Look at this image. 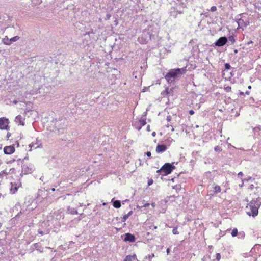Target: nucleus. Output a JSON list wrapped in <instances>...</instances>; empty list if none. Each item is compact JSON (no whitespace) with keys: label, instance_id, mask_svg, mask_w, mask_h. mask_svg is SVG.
Masks as SVG:
<instances>
[{"label":"nucleus","instance_id":"1a4fd4ad","mask_svg":"<svg viewBox=\"0 0 261 261\" xmlns=\"http://www.w3.org/2000/svg\"><path fill=\"white\" fill-rule=\"evenodd\" d=\"M24 119L21 115H18L16 116L15 120L17 124H18L19 125L22 126L24 125Z\"/></svg>","mask_w":261,"mask_h":261},{"label":"nucleus","instance_id":"aec40b11","mask_svg":"<svg viewBox=\"0 0 261 261\" xmlns=\"http://www.w3.org/2000/svg\"><path fill=\"white\" fill-rule=\"evenodd\" d=\"M139 122L141 126H144L146 124V121L145 119H141L139 121Z\"/></svg>","mask_w":261,"mask_h":261},{"label":"nucleus","instance_id":"2eb2a0df","mask_svg":"<svg viewBox=\"0 0 261 261\" xmlns=\"http://www.w3.org/2000/svg\"><path fill=\"white\" fill-rule=\"evenodd\" d=\"M132 211H130L127 214H125L122 218V221L125 222L128 217L132 214Z\"/></svg>","mask_w":261,"mask_h":261},{"label":"nucleus","instance_id":"864d4df0","mask_svg":"<svg viewBox=\"0 0 261 261\" xmlns=\"http://www.w3.org/2000/svg\"><path fill=\"white\" fill-rule=\"evenodd\" d=\"M229 89H231V88H230V87H228L227 90H229Z\"/></svg>","mask_w":261,"mask_h":261},{"label":"nucleus","instance_id":"ddd939ff","mask_svg":"<svg viewBox=\"0 0 261 261\" xmlns=\"http://www.w3.org/2000/svg\"><path fill=\"white\" fill-rule=\"evenodd\" d=\"M34 247L40 252H42L43 251V249L41 247L38 243H35L33 245Z\"/></svg>","mask_w":261,"mask_h":261},{"label":"nucleus","instance_id":"6ab92c4d","mask_svg":"<svg viewBox=\"0 0 261 261\" xmlns=\"http://www.w3.org/2000/svg\"><path fill=\"white\" fill-rule=\"evenodd\" d=\"M238 233V230L237 228H234L232 229V231H231V234L232 237H236L237 236Z\"/></svg>","mask_w":261,"mask_h":261},{"label":"nucleus","instance_id":"39448f33","mask_svg":"<svg viewBox=\"0 0 261 261\" xmlns=\"http://www.w3.org/2000/svg\"><path fill=\"white\" fill-rule=\"evenodd\" d=\"M8 119L5 118H0V129H8Z\"/></svg>","mask_w":261,"mask_h":261},{"label":"nucleus","instance_id":"f3484780","mask_svg":"<svg viewBox=\"0 0 261 261\" xmlns=\"http://www.w3.org/2000/svg\"><path fill=\"white\" fill-rule=\"evenodd\" d=\"M214 191L215 193H218L219 192H220L221 191V188L219 186H215L214 187Z\"/></svg>","mask_w":261,"mask_h":261},{"label":"nucleus","instance_id":"ea45409f","mask_svg":"<svg viewBox=\"0 0 261 261\" xmlns=\"http://www.w3.org/2000/svg\"><path fill=\"white\" fill-rule=\"evenodd\" d=\"M170 250L169 248L167 249L166 251H167V254H168L170 252Z\"/></svg>","mask_w":261,"mask_h":261},{"label":"nucleus","instance_id":"0eeeda50","mask_svg":"<svg viewBox=\"0 0 261 261\" xmlns=\"http://www.w3.org/2000/svg\"><path fill=\"white\" fill-rule=\"evenodd\" d=\"M15 151V148L13 146H8L4 148V152L6 154H11Z\"/></svg>","mask_w":261,"mask_h":261},{"label":"nucleus","instance_id":"a211bd4d","mask_svg":"<svg viewBox=\"0 0 261 261\" xmlns=\"http://www.w3.org/2000/svg\"><path fill=\"white\" fill-rule=\"evenodd\" d=\"M20 37L18 36H16L14 37H12L10 39V42H11V44L13 42H15L19 39Z\"/></svg>","mask_w":261,"mask_h":261},{"label":"nucleus","instance_id":"9b49d317","mask_svg":"<svg viewBox=\"0 0 261 261\" xmlns=\"http://www.w3.org/2000/svg\"><path fill=\"white\" fill-rule=\"evenodd\" d=\"M137 259V257L135 254L133 255H127L125 258L124 261H134Z\"/></svg>","mask_w":261,"mask_h":261},{"label":"nucleus","instance_id":"3c124183","mask_svg":"<svg viewBox=\"0 0 261 261\" xmlns=\"http://www.w3.org/2000/svg\"><path fill=\"white\" fill-rule=\"evenodd\" d=\"M174 129L173 128H172L171 130L174 131Z\"/></svg>","mask_w":261,"mask_h":261},{"label":"nucleus","instance_id":"603ef678","mask_svg":"<svg viewBox=\"0 0 261 261\" xmlns=\"http://www.w3.org/2000/svg\"><path fill=\"white\" fill-rule=\"evenodd\" d=\"M229 89H231V88H230V87H228L227 90H229Z\"/></svg>","mask_w":261,"mask_h":261},{"label":"nucleus","instance_id":"6e6d98bb","mask_svg":"<svg viewBox=\"0 0 261 261\" xmlns=\"http://www.w3.org/2000/svg\"><path fill=\"white\" fill-rule=\"evenodd\" d=\"M252 42L251 41H250L248 43H252Z\"/></svg>","mask_w":261,"mask_h":261},{"label":"nucleus","instance_id":"4468645a","mask_svg":"<svg viewBox=\"0 0 261 261\" xmlns=\"http://www.w3.org/2000/svg\"><path fill=\"white\" fill-rule=\"evenodd\" d=\"M238 25L239 26H240L241 27H246L248 25V23H245L244 22V20L242 19H240L238 21Z\"/></svg>","mask_w":261,"mask_h":261},{"label":"nucleus","instance_id":"37998d69","mask_svg":"<svg viewBox=\"0 0 261 261\" xmlns=\"http://www.w3.org/2000/svg\"><path fill=\"white\" fill-rule=\"evenodd\" d=\"M234 52L235 53H238V50H237V49H235V50H234Z\"/></svg>","mask_w":261,"mask_h":261},{"label":"nucleus","instance_id":"c03bdc74","mask_svg":"<svg viewBox=\"0 0 261 261\" xmlns=\"http://www.w3.org/2000/svg\"><path fill=\"white\" fill-rule=\"evenodd\" d=\"M51 191H55V188H52L51 189Z\"/></svg>","mask_w":261,"mask_h":261},{"label":"nucleus","instance_id":"a878e982","mask_svg":"<svg viewBox=\"0 0 261 261\" xmlns=\"http://www.w3.org/2000/svg\"><path fill=\"white\" fill-rule=\"evenodd\" d=\"M243 174L242 172H240L238 174V176L241 178V180H243L242 179V176H243Z\"/></svg>","mask_w":261,"mask_h":261},{"label":"nucleus","instance_id":"f8f14e48","mask_svg":"<svg viewBox=\"0 0 261 261\" xmlns=\"http://www.w3.org/2000/svg\"><path fill=\"white\" fill-rule=\"evenodd\" d=\"M113 205L114 207L118 208L121 206V202L119 200L113 201Z\"/></svg>","mask_w":261,"mask_h":261},{"label":"nucleus","instance_id":"5fc2aeb1","mask_svg":"<svg viewBox=\"0 0 261 261\" xmlns=\"http://www.w3.org/2000/svg\"><path fill=\"white\" fill-rule=\"evenodd\" d=\"M46 248L50 249V248L49 247H47Z\"/></svg>","mask_w":261,"mask_h":261},{"label":"nucleus","instance_id":"20e7f679","mask_svg":"<svg viewBox=\"0 0 261 261\" xmlns=\"http://www.w3.org/2000/svg\"><path fill=\"white\" fill-rule=\"evenodd\" d=\"M175 166H173L172 164L166 163L160 170L157 171V172H164V175H166L171 173V172L173 171V169H175Z\"/></svg>","mask_w":261,"mask_h":261},{"label":"nucleus","instance_id":"8fccbe9b","mask_svg":"<svg viewBox=\"0 0 261 261\" xmlns=\"http://www.w3.org/2000/svg\"><path fill=\"white\" fill-rule=\"evenodd\" d=\"M251 86H248V88H249V89H251Z\"/></svg>","mask_w":261,"mask_h":261},{"label":"nucleus","instance_id":"c9c22d12","mask_svg":"<svg viewBox=\"0 0 261 261\" xmlns=\"http://www.w3.org/2000/svg\"><path fill=\"white\" fill-rule=\"evenodd\" d=\"M189 113H190V114L192 115L194 114V111L193 110H190L189 111Z\"/></svg>","mask_w":261,"mask_h":261},{"label":"nucleus","instance_id":"423d86ee","mask_svg":"<svg viewBox=\"0 0 261 261\" xmlns=\"http://www.w3.org/2000/svg\"><path fill=\"white\" fill-rule=\"evenodd\" d=\"M227 42V38L226 37H221L215 43V44L217 46H222L224 45Z\"/></svg>","mask_w":261,"mask_h":261},{"label":"nucleus","instance_id":"bb28decb","mask_svg":"<svg viewBox=\"0 0 261 261\" xmlns=\"http://www.w3.org/2000/svg\"><path fill=\"white\" fill-rule=\"evenodd\" d=\"M216 10H217V7H216V6H212V7H211V11H212V12H215V11H216Z\"/></svg>","mask_w":261,"mask_h":261},{"label":"nucleus","instance_id":"dca6fc26","mask_svg":"<svg viewBox=\"0 0 261 261\" xmlns=\"http://www.w3.org/2000/svg\"><path fill=\"white\" fill-rule=\"evenodd\" d=\"M3 42L6 45H10L11 42H10V39L8 38L7 36H5L4 38L3 39Z\"/></svg>","mask_w":261,"mask_h":261},{"label":"nucleus","instance_id":"7c9ffc66","mask_svg":"<svg viewBox=\"0 0 261 261\" xmlns=\"http://www.w3.org/2000/svg\"><path fill=\"white\" fill-rule=\"evenodd\" d=\"M146 154L147 156L148 157H150L151 155V153L150 151L147 152Z\"/></svg>","mask_w":261,"mask_h":261},{"label":"nucleus","instance_id":"4c0bfd02","mask_svg":"<svg viewBox=\"0 0 261 261\" xmlns=\"http://www.w3.org/2000/svg\"><path fill=\"white\" fill-rule=\"evenodd\" d=\"M147 130L148 131H150V125H148L147 127Z\"/></svg>","mask_w":261,"mask_h":261},{"label":"nucleus","instance_id":"6e6552de","mask_svg":"<svg viewBox=\"0 0 261 261\" xmlns=\"http://www.w3.org/2000/svg\"><path fill=\"white\" fill-rule=\"evenodd\" d=\"M125 241H128L129 242H134L135 241V237L134 235L127 233L125 234V237L124 240Z\"/></svg>","mask_w":261,"mask_h":261},{"label":"nucleus","instance_id":"de8ad7c7","mask_svg":"<svg viewBox=\"0 0 261 261\" xmlns=\"http://www.w3.org/2000/svg\"><path fill=\"white\" fill-rule=\"evenodd\" d=\"M166 126H167V127H169V124H168L166 125Z\"/></svg>","mask_w":261,"mask_h":261},{"label":"nucleus","instance_id":"412c9836","mask_svg":"<svg viewBox=\"0 0 261 261\" xmlns=\"http://www.w3.org/2000/svg\"><path fill=\"white\" fill-rule=\"evenodd\" d=\"M91 34H94V32L93 30L92 29H91L90 31L86 32L85 34V35H88L90 36Z\"/></svg>","mask_w":261,"mask_h":261},{"label":"nucleus","instance_id":"393cba45","mask_svg":"<svg viewBox=\"0 0 261 261\" xmlns=\"http://www.w3.org/2000/svg\"><path fill=\"white\" fill-rule=\"evenodd\" d=\"M215 150L216 151H219L220 150H221V147H219V146H216L215 148H214Z\"/></svg>","mask_w":261,"mask_h":261},{"label":"nucleus","instance_id":"cd10ccee","mask_svg":"<svg viewBox=\"0 0 261 261\" xmlns=\"http://www.w3.org/2000/svg\"><path fill=\"white\" fill-rule=\"evenodd\" d=\"M225 67L226 69H229L230 68V65L229 64L226 63L225 64Z\"/></svg>","mask_w":261,"mask_h":261},{"label":"nucleus","instance_id":"58836bf2","mask_svg":"<svg viewBox=\"0 0 261 261\" xmlns=\"http://www.w3.org/2000/svg\"><path fill=\"white\" fill-rule=\"evenodd\" d=\"M156 135V133L155 132H153L152 133V136L154 137Z\"/></svg>","mask_w":261,"mask_h":261},{"label":"nucleus","instance_id":"49530a36","mask_svg":"<svg viewBox=\"0 0 261 261\" xmlns=\"http://www.w3.org/2000/svg\"><path fill=\"white\" fill-rule=\"evenodd\" d=\"M246 93L247 94H249V92H248V91H247V92H246Z\"/></svg>","mask_w":261,"mask_h":261},{"label":"nucleus","instance_id":"e433bc0d","mask_svg":"<svg viewBox=\"0 0 261 261\" xmlns=\"http://www.w3.org/2000/svg\"><path fill=\"white\" fill-rule=\"evenodd\" d=\"M243 181H244V180H242V184H241L240 185H239V186H240V187H242L243 186V184H244Z\"/></svg>","mask_w":261,"mask_h":261},{"label":"nucleus","instance_id":"a19ab883","mask_svg":"<svg viewBox=\"0 0 261 261\" xmlns=\"http://www.w3.org/2000/svg\"><path fill=\"white\" fill-rule=\"evenodd\" d=\"M33 146H34V145H33V144H30L29 145V147H31V148H32L33 147Z\"/></svg>","mask_w":261,"mask_h":261},{"label":"nucleus","instance_id":"2f4dec72","mask_svg":"<svg viewBox=\"0 0 261 261\" xmlns=\"http://www.w3.org/2000/svg\"><path fill=\"white\" fill-rule=\"evenodd\" d=\"M167 94H168L170 93L169 90L168 88H166L165 91Z\"/></svg>","mask_w":261,"mask_h":261},{"label":"nucleus","instance_id":"5701e85b","mask_svg":"<svg viewBox=\"0 0 261 261\" xmlns=\"http://www.w3.org/2000/svg\"><path fill=\"white\" fill-rule=\"evenodd\" d=\"M216 255V260L217 261H219V260L220 259V258H221L220 254V253H217Z\"/></svg>","mask_w":261,"mask_h":261},{"label":"nucleus","instance_id":"9d476101","mask_svg":"<svg viewBox=\"0 0 261 261\" xmlns=\"http://www.w3.org/2000/svg\"><path fill=\"white\" fill-rule=\"evenodd\" d=\"M167 147L165 145H158L156 148V152L157 153L163 152L166 150Z\"/></svg>","mask_w":261,"mask_h":261},{"label":"nucleus","instance_id":"f257e3e1","mask_svg":"<svg viewBox=\"0 0 261 261\" xmlns=\"http://www.w3.org/2000/svg\"><path fill=\"white\" fill-rule=\"evenodd\" d=\"M186 71V68L171 69L167 73L165 77L168 83H171L175 79L181 76Z\"/></svg>","mask_w":261,"mask_h":261},{"label":"nucleus","instance_id":"a18cd8bd","mask_svg":"<svg viewBox=\"0 0 261 261\" xmlns=\"http://www.w3.org/2000/svg\"><path fill=\"white\" fill-rule=\"evenodd\" d=\"M16 190H17V188H16V187H15V191L13 192V193H14V192H15V191H16Z\"/></svg>","mask_w":261,"mask_h":261},{"label":"nucleus","instance_id":"79ce46f5","mask_svg":"<svg viewBox=\"0 0 261 261\" xmlns=\"http://www.w3.org/2000/svg\"><path fill=\"white\" fill-rule=\"evenodd\" d=\"M149 205V203H147L146 204H145L144 206L146 207V206H148Z\"/></svg>","mask_w":261,"mask_h":261},{"label":"nucleus","instance_id":"c85d7f7f","mask_svg":"<svg viewBox=\"0 0 261 261\" xmlns=\"http://www.w3.org/2000/svg\"><path fill=\"white\" fill-rule=\"evenodd\" d=\"M229 40L232 42L233 43L235 41V40L233 37H229Z\"/></svg>","mask_w":261,"mask_h":261},{"label":"nucleus","instance_id":"f704fd0d","mask_svg":"<svg viewBox=\"0 0 261 261\" xmlns=\"http://www.w3.org/2000/svg\"><path fill=\"white\" fill-rule=\"evenodd\" d=\"M171 119V117L170 116H167V120L168 121H169Z\"/></svg>","mask_w":261,"mask_h":261},{"label":"nucleus","instance_id":"4be33fe9","mask_svg":"<svg viewBox=\"0 0 261 261\" xmlns=\"http://www.w3.org/2000/svg\"><path fill=\"white\" fill-rule=\"evenodd\" d=\"M172 232H173V233L174 234H179V232L177 231V227H175V228H173V229L172 230Z\"/></svg>","mask_w":261,"mask_h":261},{"label":"nucleus","instance_id":"72a5a7b5","mask_svg":"<svg viewBox=\"0 0 261 261\" xmlns=\"http://www.w3.org/2000/svg\"><path fill=\"white\" fill-rule=\"evenodd\" d=\"M153 182V181L152 180H149L148 182V184L149 186L151 185Z\"/></svg>","mask_w":261,"mask_h":261},{"label":"nucleus","instance_id":"f03ea898","mask_svg":"<svg viewBox=\"0 0 261 261\" xmlns=\"http://www.w3.org/2000/svg\"><path fill=\"white\" fill-rule=\"evenodd\" d=\"M261 205V198L258 197L256 199L251 200L247 206V208H249L250 211L247 212L249 216L255 217L258 215V208Z\"/></svg>","mask_w":261,"mask_h":261},{"label":"nucleus","instance_id":"09e8293b","mask_svg":"<svg viewBox=\"0 0 261 261\" xmlns=\"http://www.w3.org/2000/svg\"><path fill=\"white\" fill-rule=\"evenodd\" d=\"M157 228V226H154V229H156Z\"/></svg>","mask_w":261,"mask_h":261},{"label":"nucleus","instance_id":"7ed1b4c3","mask_svg":"<svg viewBox=\"0 0 261 261\" xmlns=\"http://www.w3.org/2000/svg\"><path fill=\"white\" fill-rule=\"evenodd\" d=\"M62 119H55L51 122L50 126L51 131L56 133H59L60 130L61 129L64 125Z\"/></svg>","mask_w":261,"mask_h":261},{"label":"nucleus","instance_id":"c756f323","mask_svg":"<svg viewBox=\"0 0 261 261\" xmlns=\"http://www.w3.org/2000/svg\"><path fill=\"white\" fill-rule=\"evenodd\" d=\"M111 17V15L109 14H108L106 16V19L107 20V19H109Z\"/></svg>","mask_w":261,"mask_h":261},{"label":"nucleus","instance_id":"473e14b6","mask_svg":"<svg viewBox=\"0 0 261 261\" xmlns=\"http://www.w3.org/2000/svg\"><path fill=\"white\" fill-rule=\"evenodd\" d=\"M38 233L41 235H43L44 234L43 231L41 230H38Z\"/></svg>","mask_w":261,"mask_h":261},{"label":"nucleus","instance_id":"b1692460","mask_svg":"<svg viewBox=\"0 0 261 261\" xmlns=\"http://www.w3.org/2000/svg\"><path fill=\"white\" fill-rule=\"evenodd\" d=\"M153 257H154V255L153 253H152L150 255H148L147 256H146V258H148L149 260L153 258Z\"/></svg>","mask_w":261,"mask_h":261}]
</instances>
